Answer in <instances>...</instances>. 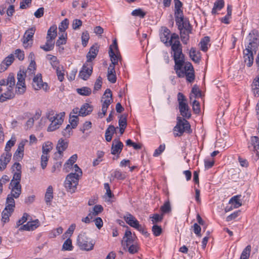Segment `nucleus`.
<instances>
[{
	"mask_svg": "<svg viewBox=\"0 0 259 259\" xmlns=\"http://www.w3.org/2000/svg\"><path fill=\"white\" fill-rule=\"evenodd\" d=\"M258 32L256 30H252L248 34L249 42L243 51V58L248 67H250L253 62V52L255 53L259 45Z\"/></svg>",
	"mask_w": 259,
	"mask_h": 259,
	"instance_id": "obj_1",
	"label": "nucleus"
},
{
	"mask_svg": "<svg viewBox=\"0 0 259 259\" xmlns=\"http://www.w3.org/2000/svg\"><path fill=\"white\" fill-rule=\"evenodd\" d=\"M171 50L174 52L173 58L175 61V68L178 69L184 65L185 55L182 52V47L179 40H175L174 43H169Z\"/></svg>",
	"mask_w": 259,
	"mask_h": 259,
	"instance_id": "obj_2",
	"label": "nucleus"
},
{
	"mask_svg": "<svg viewBox=\"0 0 259 259\" xmlns=\"http://www.w3.org/2000/svg\"><path fill=\"white\" fill-rule=\"evenodd\" d=\"M65 115L64 112L54 115L53 111L49 112L47 115V118L51 122L48 127V131L53 132L58 128L60 125L63 122V117Z\"/></svg>",
	"mask_w": 259,
	"mask_h": 259,
	"instance_id": "obj_3",
	"label": "nucleus"
},
{
	"mask_svg": "<svg viewBox=\"0 0 259 259\" xmlns=\"http://www.w3.org/2000/svg\"><path fill=\"white\" fill-rule=\"evenodd\" d=\"M109 55L111 61L109 66H112L115 68V66L118 64V62L121 63L122 57L118 48L116 39L113 40L112 44L109 47Z\"/></svg>",
	"mask_w": 259,
	"mask_h": 259,
	"instance_id": "obj_4",
	"label": "nucleus"
},
{
	"mask_svg": "<svg viewBox=\"0 0 259 259\" xmlns=\"http://www.w3.org/2000/svg\"><path fill=\"white\" fill-rule=\"evenodd\" d=\"M77 244L80 249L86 251L92 250L94 246L93 241L87 236L84 232H81L78 236Z\"/></svg>",
	"mask_w": 259,
	"mask_h": 259,
	"instance_id": "obj_5",
	"label": "nucleus"
},
{
	"mask_svg": "<svg viewBox=\"0 0 259 259\" xmlns=\"http://www.w3.org/2000/svg\"><path fill=\"white\" fill-rule=\"evenodd\" d=\"M9 189H11L10 194H8L6 199V203H10L15 206L14 198L19 197L21 193V185L20 184L10 182Z\"/></svg>",
	"mask_w": 259,
	"mask_h": 259,
	"instance_id": "obj_6",
	"label": "nucleus"
},
{
	"mask_svg": "<svg viewBox=\"0 0 259 259\" xmlns=\"http://www.w3.org/2000/svg\"><path fill=\"white\" fill-rule=\"evenodd\" d=\"M80 179L75 173L71 172L68 174L64 182V186L66 190L71 193L74 192Z\"/></svg>",
	"mask_w": 259,
	"mask_h": 259,
	"instance_id": "obj_7",
	"label": "nucleus"
},
{
	"mask_svg": "<svg viewBox=\"0 0 259 259\" xmlns=\"http://www.w3.org/2000/svg\"><path fill=\"white\" fill-rule=\"evenodd\" d=\"M26 73L24 71H19L17 73V83L16 84V92L20 95L23 94L26 91L25 83V76Z\"/></svg>",
	"mask_w": 259,
	"mask_h": 259,
	"instance_id": "obj_8",
	"label": "nucleus"
},
{
	"mask_svg": "<svg viewBox=\"0 0 259 259\" xmlns=\"http://www.w3.org/2000/svg\"><path fill=\"white\" fill-rule=\"evenodd\" d=\"M177 123L175 127V131L179 132L180 135L182 134L184 132L188 131L190 128L189 123L187 120L181 117H177Z\"/></svg>",
	"mask_w": 259,
	"mask_h": 259,
	"instance_id": "obj_9",
	"label": "nucleus"
},
{
	"mask_svg": "<svg viewBox=\"0 0 259 259\" xmlns=\"http://www.w3.org/2000/svg\"><path fill=\"white\" fill-rule=\"evenodd\" d=\"M32 87L35 90H39L42 89L47 91L48 85L46 82H43L41 74H37L33 79Z\"/></svg>",
	"mask_w": 259,
	"mask_h": 259,
	"instance_id": "obj_10",
	"label": "nucleus"
},
{
	"mask_svg": "<svg viewBox=\"0 0 259 259\" xmlns=\"http://www.w3.org/2000/svg\"><path fill=\"white\" fill-rule=\"evenodd\" d=\"M13 171V177L11 182L20 184L21 178V165L18 162H15L12 167Z\"/></svg>",
	"mask_w": 259,
	"mask_h": 259,
	"instance_id": "obj_11",
	"label": "nucleus"
},
{
	"mask_svg": "<svg viewBox=\"0 0 259 259\" xmlns=\"http://www.w3.org/2000/svg\"><path fill=\"white\" fill-rule=\"evenodd\" d=\"M93 72V67L91 64L85 63L79 71V76L83 80H87L91 75Z\"/></svg>",
	"mask_w": 259,
	"mask_h": 259,
	"instance_id": "obj_12",
	"label": "nucleus"
},
{
	"mask_svg": "<svg viewBox=\"0 0 259 259\" xmlns=\"http://www.w3.org/2000/svg\"><path fill=\"white\" fill-rule=\"evenodd\" d=\"M183 66H181L179 69L177 68H175L177 74L179 77H183L185 76L188 81L189 82H193L195 79L194 71L184 72L183 70Z\"/></svg>",
	"mask_w": 259,
	"mask_h": 259,
	"instance_id": "obj_13",
	"label": "nucleus"
},
{
	"mask_svg": "<svg viewBox=\"0 0 259 259\" xmlns=\"http://www.w3.org/2000/svg\"><path fill=\"white\" fill-rule=\"evenodd\" d=\"M35 31V28L34 27H32L28 30H27L24 33V35L23 37V44L24 47L26 48L29 47V41H32V38L34 32Z\"/></svg>",
	"mask_w": 259,
	"mask_h": 259,
	"instance_id": "obj_14",
	"label": "nucleus"
},
{
	"mask_svg": "<svg viewBox=\"0 0 259 259\" xmlns=\"http://www.w3.org/2000/svg\"><path fill=\"white\" fill-rule=\"evenodd\" d=\"M15 205L10 203H6V207L3 211L2 215V221L4 223H7L9 221V217L14 211Z\"/></svg>",
	"mask_w": 259,
	"mask_h": 259,
	"instance_id": "obj_15",
	"label": "nucleus"
},
{
	"mask_svg": "<svg viewBox=\"0 0 259 259\" xmlns=\"http://www.w3.org/2000/svg\"><path fill=\"white\" fill-rule=\"evenodd\" d=\"M12 154L10 152L5 151L0 157V170H3L6 168L7 164L10 161Z\"/></svg>",
	"mask_w": 259,
	"mask_h": 259,
	"instance_id": "obj_16",
	"label": "nucleus"
},
{
	"mask_svg": "<svg viewBox=\"0 0 259 259\" xmlns=\"http://www.w3.org/2000/svg\"><path fill=\"white\" fill-rule=\"evenodd\" d=\"M123 145L119 139H115L112 141L111 146V154L113 155L119 154L123 148Z\"/></svg>",
	"mask_w": 259,
	"mask_h": 259,
	"instance_id": "obj_17",
	"label": "nucleus"
},
{
	"mask_svg": "<svg viewBox=\"0 0 259 259\" xmlns=\"http://www.w3.org/2000/svg\"><path fill=\"white\" fill-rule=\"evenodd\" d=\"M179 109L183 117L189 119L191 117L190 109L187 103H180Z\"/></svg>",
	"mask_w": 259,
	"mask_h": 259,
	"instance_id": "obj_18",
	"label": "nucleus"
},
{
	"mask_svg": "<svg viewBox=\"0 0 259 259\" xmlns=\"http://www.w3.org/2000/svg\"><path fill=\"white\" fill-rule=\"evenodd\" d=\"M68 147V143L64 141L62 139H60L57 144L56 149L57 152H56V156H58L59 157H63V152L65 151Z\"/></svg>",
	"mask_w": 259,
	"mask_h": 259,
	"instance_id": "obj_19",
	"label": "nucleus"
},
{
	"mask_svg": "<svg viewBox=\"0 0 259 259\" xmlns=\"http://www.w3.org/2000/svg\"><path fill=\"white\" fill-rule=\"evenodd\" d=\"M126 223L133 228H139V223L138 220L131 213L127 212L123 217Z\"/></svg>",
	"mask_w": 259,
	"mask_h": 259,
	"instance_id": "obj_20",
	"label": "nucleus"
},
{
	"mask_svg": "<svg viewBox=\"0 0 259 259\" xmlns=\"http://www.w3.org/2000/svg\"><path fill=\"white\" fill-rule=\"evenodd\" d=\"M27 141H22L19 143L18 148L14 153V157L16 158V159L19 160L22 159L24 155V149L25 142Z\"/></svg>",
	"mask_w": 259,
	"mask_h": 259,
	"instance_id": "obj_21",
	"label": "nucleus"
},
{
	"mask_svg": "<svg viewBox=\"0 0 259 259\" xmlns=\"http://www.w3.org/2000/svg\"><path fill=\"white\" fill-rule=\"evenodd\" d=\"M93 111V107L88 103L82 105L79 111V115L85 116L90 114Z\"/></svg>",
	"mask_w": 259,
	"mask_h": 259,
	"instance_id": "obj_22",
	"label": "nucleus"
},
{
	"mask_svg": "<svg viewBox=\"0 0 259 259\" xmlns=\"http://www.w3.org/2000/svg\"><path fill=\"white\" fill-rule=\"evenodd\" d=\"M98 46L97 45L93 46L90 49L89 52L87 55V62H90L95 59L98 52Z\"/></svg>",
	"mask_w": 259,
	"mask_h": 259,
	"instance_id": "obj_23",
	"label": "nucleus"
},
{
	"mask_svg": "<svg viewBox=\"0 0 259 259\" xmlns=\"http://www.w3.org/2000/svg\"><path fill=\"white\" fill-rule=\"evenodd\" d=\"M251 144L253 146V149L256 151V160L259 158V138L257 136L252 137L251 138Z\"/></svg>",
	"mask_w": 259,
	"mask_h": 259,
	"instance_id": "obj_24",
	"label": "nucleus"
},
{
	"mask_svg": "<svg viewBox=\"0 0 259 259\" xmlns=\"http://www.w3.org/2000/svg\"><path fill=\"white\" fill-rule=\"evenodd\" d=\"M181 40L184 44H187L189 39V34L191 33V29L179 30Z\"/></svg>",
	"mask_w": 259,
	"mask_h": 259,
	"instance_id": "obj_25",
	"label": "nucleus"
},
{
	"mask_svg": "<svg viewBox=\"0 0 259 259\" xmlns=\"http://www.w3.org/2000/svg\"><path fill=\"white\" fill-rule=\"evenodd\" d=\"M45 198L46 203L50 204L53 198V189L52 186H49L48 187Z\"/></svg>",
	"mask_w": 259,
	"mask_h": 259,
	"instance_id": "obj_26",
	"label": "nucleus"
},
{
	"mask_svg": "<svg viewBox=\"0 0 259 259\" xmlns=\"http://www.w3.org/2000/svg\"><path fill=\"white\" fill-rule=\"evenodd\" d=\"M57 36V26H51L48 31L46 39L54 40Z\"/></svg>",
	"mask_w": 259,
	"mask_h": 259,
	"instance_id": "obj_27",
	"label": "nucleus"
},
{
	"mask_svg": "<svg viewBox=\"0 0 259 259\" xmlns=\"http://www.w3.org/2000/svg\"><path fill=\"white\" fill-rule=\"evenodd\" d=\"M123 239H125L124 241L126 247H128V245L133 243V237L132 236L131 231L128 229L126 230ZM123 245H125V244H124Z\"/></svg>",
	"mask_w": 259,
	"mask_h": 259,
	"instance_id": "obj_28",
	"label": "nucleus"
},
{
	"mask_svg": "<svg viewBox=\"0 0 259 259\" xmlns=\"http://www.w3.org/2000/svg\"><path fill=\"white\" fill-rule=\"evenodd\" d=\"M224 6V0H217L214 3L213 7L212 9L211 13L215 15L217 13V11L221 10Z\"/></svg>",
	"mask_w": 259,
	"mask_h": 259,
	"instance_id": "obj_29",
	"label": "nucleus"
},
{
	"mask_svg": "<svg viewBox=\"0 0 259 259\" xmlns=\"http://www.w3.org/2000/svg\"><path fill=\"white\" fill-rule=\"evenodd\" d=\"M176 24L178 25L179 30L191 29V25L189 21L186 19H184L183 20V21L176 23Z\"/></svg>",
	"mask_w": 259,
	"mask_h": 259,
	"instance_id": "obj_30",
	"label": "nucleus"
},
{
	"mask_svg": "<svg viewBox=\"0 0 259 259\" xmlns=\"http://www.w3.org/2000/svg\"><path fill=\"white\" fill-rule=\"evenodd\" d=\"M191 59L196 63H198L200 60V53L197 52L195 49L192 48L189 53Z\"/></svg>",
	"mask_w": 259,
	"mask_h": 259,
	"instance_id": "obj_31",
	"label": "nucleus"
},
{
	"mask_svg": "<svg viewBox=\"0 0 259 259\" xmlns=\"http://www.w3.org/2000/svg\"><path fill=\"white\" fill-rule=\"evenodd\" d=\"M55 42L54 40L47 39L45 45L41 46L40 49H42L46 52L52 50L54 47Z\"/></svg>",
	"mask_w": 259,
	"mask_h": 259,
	"instance_id": "obj_32",
	"label": "nucleus"
},
{
	"mask_svg": "<svg viewBox=\"0 0 259 259\" xmlns=\"http://www.w3.org/2000/svg\"><path fill=\"white\" fill-rule=\"evenodd\" d=\"M170 30L166 27L163 29V32L160 34L161 40L164 43H167L169 41Z\"/></svg>",
	"mask_w": 259,
	"mask_h": 259,
	"instance_id": "obj_33",
	"label": "nucleus"
},
{
	"mask_svg": "<svg viewBox=\"0 0 259 259\" xmlns=\"http://www.w3.org/2000/svg\"><path fill=\"white\" fill-rule=\"evenodd\" d=\"M229 204H231L234 208H238L242 205L240 202L239 196L238 195L232 197L229 201Z\"/></svg>",
	"mask_w": 259,
	"mask_h": 259,
	"instance_id": "obj_34",
	"label": "nucleus"
},
{
	"mask_svg": "<svg viewBox=\"0 0 259 259\" xmlns=\"http://www.w3.org/2000/svg\"><path fill=\"white\" fill-rule=\"evenodd\" d=\"M48 59L50 61V63L54 69L60 67L59 65V61L56 56L48 55Z\"/></svg>",
	"mask_w": 259,
	"mask_h": 259,
	"instance_id": "obj_35",
	"label": "nucleus"
},
{
	"mask_svg": "<svg viewBox=\"0 0 259 259\" xmlns=\"http://www.w3.org/2000/svg\"><path fill=\"white\" fill-rule=\"evenodd\" d=\"M210 41V38L208 36L204 37L200 42L201 50L203 52H206L207 49V45Z\"/></svg>",
	"mask_w": 259,
	"mask_h": 259,
	"instance_id": "obj_36",
	"label": "nucleus"
},
{
	"mask_svg": "<svg viewBox=\"0 0 259 259\" xmlns=\"http://www.w3.org/2000/svg\"><path fill=\"white\" fill-rule=\"evenodd\" d=\"M53 144L50 141L45 142L42 145V151L43 154H48L53 148Z\"/></svg>",
	"mask_w": 259,
	"mask_h": 259,
	"instance_id": "obj_37",
	"label": "nucleus"
},
{
	"mask_svg": "<svg viewBox=\"0 0 259 259\" xmlns=\"http://www.w3.org/2000/svg\"><path fill=\"white\" fill-rule=\"evenodd\" d=\"M251 248L250 245H247L243 250L240 259H248L250 255Z\"/></svg>",
	"mask_w": 259,
	"mask_h": 259,
	"instance_id": "obj_38",
	"label": "nucleus"
},
{
	"mask_svg": "<svg viewBox=\"0 0 259 259\" xmlns=\"http://www.w3.org/2000/svg\"><path fill=\"white\" fill-rule=\"evenodd\" d=\"M77 92L80 95L89 96L92 93V90L88 87H82L77 89Z\"/></svg>",
	"mask_w": 259,
	"mask_h": 259,
	"instance_id": "obj_39",
	"label": "nucleus"
},
{
	"mask_svg": "<svg viewBox=\"0 0 259 259\" xmlns=\"http://www.w3.org/2000/svg\"><path fill=\"white\" fill-rule=\"evenodd\" d=\"M14 60V56L12 54H11L5 59V60L1 64V65H2L3 64H5L6 65V67L5 68L4 71L7 69L8 67L13 63Z\"/></svg>",
	"mask_w": 259,
	"mask_h": 259,
	"instance_id": "obj_40",
	"label": "nucleus"
},
{
	"mask_svg": "<svg viewBox=\"0 0 259 259\" xmlns=\"http://www.w3.org/2000/svg\"><path fill=\"white\" fill-rule=\"evenodd\" d=\"M69 25V20L66 18L63 20L59 26V30L62 32H64L68 28Z\"/></svg>",
	"mask_w": 259,
	"mask_h": 259,
	"instance_id": "obj_41",
	"label": "nucleus"
},
{
	"mask_svg": "<svg viewBox=\"0 0 259 259\" xmlns=\"http://www.w3.org/2000/svg\"><path fill=\"white\" fill-rule=\"evenodd\" d=\"M175 16L176 18V23H179V22L183 21L184 19L183 13L182 10H177L175 11Z\"/></svg>",
	"mask_w": 259,
	"mask_h": 259,
	"instance_id": "obj_42",
	"label": "nucleus"
},
{
	"mask_svg": "<svg viewBox=\"0 0 259 259\" xmlns=\"http://www.w3.org/2000/svg\"><path fill=\"white\" fill-rule=\"evenodd\" d=\"M78 117L77 115H70L69 122L72 128H75L78 124Z\"/></svg>",
	"mask_w": 259,
	"mask_h": 259,
	"instance_id": "obj_43",
	"label": "nucleus"
},
{
	"mask_svg": "<svg viewBox=\"0 0 259 259\" xmlns=\"http://www.w3.org/2000/svg\"><path fill=\"white\" fill-rule=\"evenodd\" d=\"M72 241L70 238H68L64 242L62 246V249L64 250H71L72 249Z\"/></svg>",
	"mask_w": 259,
	"mask_h": 259,
	"instance_id": "obj_44",
	"label": "nucleus"
},
{
	"mask_svg": "<svg viewBox=\"0 0 259 259\" xmlns=\"http://www.w3.org/2000/svg\"><path fill=\"white\" fill-rule=\"evenodd\" d=\"M15 84V79L13 74H10L8 76L7 79V85L9 86V88H12Z\"/></svg>",
	"mask_w": 259,
	"mask_h": 259,
	"instance_id": "obj_45",
	"label": "nucleus"
},
{
	"mask_svg": "<svg viewBox=\"0 0 259 259\" xmlns=\"http://www.w3.org/2000/svg\"><path fill=\"white\" fill-rule=\"evenodd\" d=\"M132 15L134 16H138L140 18H144L146 15V13L141 9H137L132 11Z\"/></svg>",
	"mask_w": 259,
	"mask_h": 259,
	"instance_id": "obj_46",
	"label": "nucleus"
},
{
	"mask_svg": "<svg viewBox=\"0 0 259 259\" xmlns=\"http://www.w3.org/2000/svg\"><path fill=\"white\" fill-rule=\"evenodd\" d=\"M49 159L48 154H43L41 156V168L44 169L47 165L48 161Z\"/></svg>",
	"mask_w": 259,
	"mask_h": 259,
	"instance_id": "obj_47",
	"label": "nucleus"
},
{
	"mask_svg": "<svg viewBox=\"0 0 259 259\" xmlns=\"http://www.w3.org/2000/svg\"><path fill=\"white\" fill-rule=\"evenodd\" d=\"M103 210V207L101 205H96L93 209V211L90 212L93 216H96Z\"/></svg>",
	"mask_w": 259,
	"mask_h": 259,
	"instance_id": "obj_48",
	"label": "nucleus"
},
{
	"mask_svg": "<svg viewBox=\"0 0 259 259\" xmlns=\"http://www.w3.org/2000/svg\"><path fill=\"white\" fill-rule=\"evenodd\" d=\"M55 69L56 70V73H57L58 79L60 81H62L64 79V76L63 67L61 66V67L57 68Z\"/></svg>",
	"mask_w": 259,
	"mask_h": 259,
	"instance_id": "obj_49",
	"label": "nucleus"
},
{
	"mask_svg": "<svg viewBox=\"0 0 259 259\" xmlns=\"http://www.w3.org/2000/svg\"><path fill=\"white\" fill-rule=\"evenodd\" d=\"M15 142H16L15 138H12L11 140H10L9 141L7 142L6 147H5V151L10 152L11 148L12 147H13L15 145Z\"/></svg>",
	"mask_w": 259,
	"mask_h": 259,
	"instance_id": "obj_50",
	"label": "nucleus"
},
{
	"mask_svg": "<svg viewBox=\"0 0 259 259\" xmlns=\"http://www.w3.org/2000/svg\"><path fill=\"white\" fill-rule=\"evenodd\" d=\"M90 36L88 31L83 32L81 35L82 45L83 46L85 47L89 41Z\"/></svg>",
	"mask_w": 259,
	"mask_h": 259,
	"instance_id": "obj_51",
	"label": "nucleus"
},
{
	"mask_svg": "<svg viewBox=\"0 0 259 259\" xmlns=\"http://www.w3.org/2000/svg\"><path fill=\"white\" fill-rule=\"evenodd\" d=\"M191 92H192V93H193L194 94V96L190 95V99L191 100H192L193 97L195 98L196 97H197L198 95L199 96L201 95L200 91H199L198 87L196 85H194L193 86V87L192 88Z\"/></svg>",
	"mask_w": 259,
	"mask_h": 259,
	"instance_id": "obj_52",
	"label": "nucleus"
},
{
	"mask_svg": "<svg viewBox=\"0 0 259 259\" xmlns=\"http://www.w3.org/2000/svg\"><path fill=\"white\" fill-rule=\"evenodd\" d=\"M152 231L155 236H158L162 233V228L159 226L154 225L152 228Z\"/></svg>",
	"mask_w": 259,
	"mask_h": 259,
	"instance_id": "obj_53",
	"label": "nucleus"
},
{
	"mask_svg": "<svg viewBox=\"0 0 259 259\" xmlns=\"http://www.w3.org/2000/svg\"><path fill=\"white\" fill-rule=\"evenodd\" d=\"M165 148V144L160 145L157 149L155 150V151L153 153V156L157 157L160 155L164 151Z\"/></svg>",
	"mask_w": 259,
	"mask_h": 259,
	"instance_id": "obj_54",
	"label": "nucleus"
},
{
	"mask_svg": "<svg viewBox=\"0 0 259 259\" xmlns=\"http://www.w3.org/2000/svg\"><path fill=\"white\" fill-rule=\"evenodd\" d=\"M35 70V62L34 60H31L27 70L26 71V73L34 74V71Z\"/></svg>",
	"mask_w": 259,
	"mask_h": 259,
	"instance_id": "obj_55",
	"label": "nucleus"
},
{
	"mask_svg": "<svg viewBox=\"0 0 259 259\" xmlns=\"http://www.w3.org/2000/svg\"><path fill=\"white\" fill-rule=\"evenodd\" d=\"M119 127H126L127 125L126 122V115H121L120 116V118L118 121Z\"/></svg>",
	"mask_w": 259,
	"mask_h": 259,
	"instance_id": "obj_56",
	"label": "nucleus"
},
{
	"mask_svg": "<svg viewBox=\"0 0 259 259\" xmlns=\"http://www.w3.org/2000/svg\"><path fill=\"white\" fill-rule=\"evenodd\" d=\"M152 219L153 224H155L162 221L163 219V214L159 215L158 214H154L153 217H150Z\"/></svg>",
	"mask_w": 259,
	"mask_h": 259,
	"instance_id": "obj_57",
	"label": "nucleus"
},
{
	"mask_svg": "<svg viewBox=\"0 0 259 259\" xmlns=\"http://www.w3.org/2000/svg\"><path fill=\"white\" fill-rule=\"evenodd\" d=\"M160 209L163 213L169 212L171 210L169 202L167 201L165 202L164 205L161 207Z\"/></svg>",
	"mask_w": 259,
	"mask_h": 259,
	"instance_id": "obj_58",
	"label": "nucleus"
},
{
	"mask_svg": "<svg viewBox=\"0 0 259 259\" xmlns=\"http://www.w3.org/2000/svg\"><path fill=\"white\" fill-rule=\"evenodd\" d=\"M77 159V154H74L70 157V158L65 163L64 166H67L68 165H72L75 163Z\"/></svg>",
	"mask_w": 259,
	"mask_h": 259,
	"instance_id": "obj_59",
	"label": "nucleus"
},
{
	"mask_svg": "<svg viewBox=\"0 0 259 259\" xmlns=\"http://www.w3.org/2000/svg\"><path fill=\"white\" fill-rule=\"evenodd\" d=\"M29 215L27 213H24L23 217L19 220L16 223V227H19L26 222L27 220V218Z\"/></svg>",
	"mask_w": 259,
	"mask_h": 259,
	"instance_id": "obj_60",
	"label": "nucleus"
},
{
	"mask_svg": "<svg viewBox=\"0 0 259 259\" xmlns=\"http://www.w3.org/2000/svg\"><path fill=\"white\" fill-rule=\"evenodd\" d=\"M102 78L100 76H99L97 79L96 82L95 83L94 90L93 91L94 93H95V92L96 91H98L101 89V88L102 87Z\"/></svg>",
	"mask_w": 259,
	"mask_h": 259,
	"instance_id": "obj_61",
	"label": "nucleus"
},
{
	"mask_svg": "<svg viewBox=\"0 0 259 259\" xmlns=\"http://www.w3.org/2000/svg\"><path fill=\"white\" fill-rule=\"evenodd\" d=\"M29 228L30 230H33L37 228L39 226V221L38 220L32 222H28Z\"/></svg>",
	"mask_w": 259,
	"mask_h": 259,
	"instance_id": "obj_62",
	"label": "nucleus"
},
{
	"mask_svg": "<svg viewBox=\"0 0 259 259\" xmlns=\"http://www.w3.org/2000/svg\"><path fill=\"white\" fill-rule=\"evenodd\" d=\"M82 25V21L79 19H75L73 21L72 26L74 30L78 29Z\"/></svg>",
	"mask_w": 259,
	"mask_h": 259,
	"instance_id": "obj_63",
	"label": "nucleus"
},
{
	"mask_svg": "<svg viewBox=\"0 0 259 259\" xmlns=\"http://www.w3.org/2000/svg\"><path fill=\"white\" fill-rule=\"evenodd\" d=\"M193 231L194 233L198 236L201 237V234L200 233L201 228L200 226L198 225L197 223H195L193 226Z\"/></svg>",
	"mask_w": 259,
	"mask_h": 259,
	"instance_id": "obj_64",
	"label": "nucleus"
}]
</instances>
